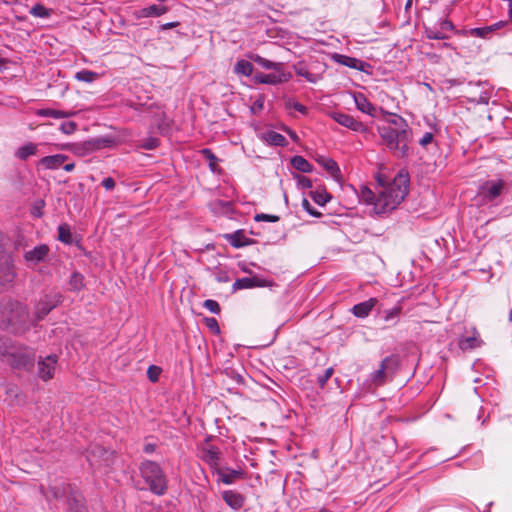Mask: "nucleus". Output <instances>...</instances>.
Returning <instances> with one entry per match:
<instances>
[{"instance_id":"f257e3e1","label":"nucleus","mask_w":512,"mask_h":512,"mask_svg":"<svg viewBox=\"0 0 512 512\" xmlns=\"http://www.w3.org/2000/svg\"><path fill=\"white\" fill-rule=\"evenodd\" d=\"M375 180V191L367 186L360 187V201L372 205L374 213L378 215L393 211L408 194V174L400 172L392 181L387 180L382 174H377Z\"/></svg>"},{"instance_id":"f03ea898","label":"nucleus","mask_w":512,"mask_h":512,"mask_svg":"<svg viewBox=\"0 0 512 512\" xmlns=\"http://www.w3.org/2000/svg\"><path fill=\"white\" fill-rule=\"evenodd\" d=\"M0 359L12 369L30 370L34 365L35 354L32 349L10 339H0Z\"/></svg>"},{"instance_id":"7ed1b4c3","label":"nucleus","mask_w":512,"mask_h":512,"mask_svg":"<svg viewBox=\"0 0 512 512\" xmlns=\"http://www.w3.org/2000/svg\"><path fill=\"white\" fill-rule=\"evenodd\" d=\"M378 132L387 148L397 157L404 158L408 155L409 144L412 141V130L392 128H378Z\"/></svg>"},{"instance_id":"20e7f679","label":"nucleus","mask_w":512,"mask_h":512,"mask_svg":"<svg viewBox=\"0 0 512 512\" xmlns=\"http://www.w3.org/2000/svg\"><path fill=\"white\" fill-rule=\"evenodd\" d=\"M140 472L151 491L157 495L165 493L167 481L159 464L153 461H145L140 466Z\"/></svg>"},{"instance_id":"39448f33","label":"nucleus","mask_w":512,"mask_h":512,"mask_svg":"<svg viewBox=\"0 0 512 512\" xmlns=\"http://www.w3.org/2000/svg\"><path fill=\"white\" fill-rule=\"evenodd\" d=\"M400 367V358L398 355L392 354L385 357L377 370L371 374V381L376 386H382L387 381L393 379L395 373Z\"/></svg>"},{"instance_id":"423d86ee","label":"nucleus","mask_w":512,"mask_h":512,"mask_svg":"<svg viewBox=\"0 0 512 512\" xmlns=\"http://www.w3.org/2000/svg\"><path fill=\"white\" fill-rule=\"evenodd\" d=\"M62 302V295L58 292H51L43 295L35 306L37 320H42L52 309Z\"/></svg>"},{"instance_id":"0eeeda50","label":"nucleus","mask_w":512,"mask_h":512,"mask_svg":"<svg viewBox=\"0 0 512 512\" xmlns=\"http://www.w3.org/2000/svg\"><path fill=\"white\" fill-rule=\"evenodd\" d=\"M331 118L336 121L338 124L347 127L356 132H364L366 131V127L364 124L358 120H356L353 116L341 113V112H333L330 114Z\"/></svg>"},{"instance_id":"6e6552de","label":"nucleus","mask_w":512,"mask_h":512,"mask_svg":"<svg viewBox=\"0 0 512 512\" xmlns=\"http://www.w3.org/2000/svg\"><path fill=\"white\" fill-rule=\"evenodd\" d=\"M504 186L505 182L502 179L487 181L480 187V194L484 199L492 201L501 195Z\"/></svg>"},{"instance_id":"1a4fd4ad","label":"nucleus","mask_w":512,"mask_h":512,"mask_svg":"<svg viewBox=\"0 0 512 512\" xmlns=\"http://www.w3.org/2000/svg\"><path fill=\"white\" fill-rule=\"evenodd\" d=\"M57 364V356L49 355L43 360L38 362V376L43 381H48L53 378Z\"/></svg>"},{"instance_id":"9d476101","label":"nucleus","mask_w":512,"mask_h":512,"mask_svg":"<svg viewBox=\"0 0 512 512\" xmlns=\"http://www.w3.org/2000/svg\"><path fill=\"white\" fill-rule=\"evenodd\" d=\"M15 278L12 263L8 259L0 262V292L11 287Z\"/></svg>"},{"instance_id":"9b49d317","label":"nucleus","mask_w":512,"mask_h":512,"mask_svg":"<svg viewBox=\"0 0 512 512\" xmlns=\"http://www.w3.org/2000/svg\"><path fill=\"white\" fill-rule=\"evenodd\" d=\"M222 499L233 510H240L245 505V497L234 490H225L222 492Z\"/></svg>"},{"instance_id":"f8f14e48","label":"nucleus","mask_w":512,"mask_h":512,"mask_svg":"<svg viewBox=\"0 0 512 512\" xmlns=\"http://www.w3.org/2000/svg\"><path fill=\"white\" fill-rule=\"evenodd\" d=\"M483 341L480 338L479 332L476 328L471 329V334L462 336L459 340V348L463 351L478 348L482 345Z\"/></svg>"},{"instance_id":"ddd939ff","label":"nucleus","mask_w":512,"mask_h":512,"mask_svg":"<svg viewBox=\"0 0 512 512\" xmlns=\"http://www.w3.org/2000/svg\"><path fill=\"white\" fill-rule=\"evenodd\" d=\"M268 285L269 284L266 280H262L258 277H243L237 279L233 283V290L249 289L253 287H266Z\"/></svg>"},{"instance_id":"4468645a","label":"nucleus","mask_w":512,"mask_h":512,"mask_svg":"<svg viewBox=\"0 0 512 512\" xmlns=\"http://www.w3.org/2000/svg\"><path fill=\"white\" fill-rule=\"evenodd\" d=\"M49 253V247L46 244H41L39 246L34 247L32 250L26 251L24 253V259L27 262H31L33 264H37L43 261Z\"/></svg>"},{"instance_id":"2eb2a0df","label":"nucleus","mask_w":512,"mask_h":512,"mask_svg":"<svg viewBox=\"0 0 512 512\" xmlns=\"http://www.w3.org/2000/svg\"><path fill=\"white\" fill-rule=\"evenodd\" d=\"M67 512H88L83 496L78 492H72L68 499Z\"/></svg>"},{"instance_id":"dca6fc26","label":"nucleus","mask_w":512,"mask_h":512,"mask_svg":"<svg viewBox=\"0 0 512 512\" xmlns=\"http://www.w3.org/2000/svg\"><path fill=\"white\" fill-rule=\"evenodd\" d=\"M377 302L378 300L376 298H370L367 301L358 303L353 306L352 313L358 318H365L370 314Z\"/></svg>"},{"instance_id":"f3484780","label":"nucleus","mask_w":512,"mask_h":512,"mask_svg":"<svg viewBox=\"0 0 512 512\" xmlns=\"http://www.w3.org/2000/svg\"><path fill=\"white\" fill-rule=\"evenodd\" d=\"M68 159V156L64 154H56L51 156H45L40 159L39 165L44 167L45 169H57L61 165H63L66 160Z\"/></svg>"},{"instance_id":"a211bd4d","label":"nucleus","mask_w":512,"mask_h":512,"mask_svg":"<svg viewBox=\"0 0 512 512\" xmlns=\"http://www.w3.org/2000/svg\"><path fill=\"white\" fill-rule=\"evenodd\" d=\"M113 143L114 140L112 138L100 137L86 141L83 147L87 153H90L105 147H110Z\"/></svg>"},{"instance_id":"6ab92c4d","label":"nucleus","mask_w":512,"mask_h":512,"mask_svg":"<svg viewBox=\"0 0 512 512\" xmlns=\"http://www.w3.org/2000/svg\"><path fill=\"white\" fill-rule=\"evenodd\" d=\"M317 162L337 181L342 178L338 164L331 158L320 157Z\"/></svg>"},{"instance_id":"aec40b11","label":"nucleus","mask_w":512,"mask_h":512,"mask_svg":"<svg viewBox=\"0 0 512 512\" xmlns=\"http://www.w3.org/2000/svg\"><path fill=\"white\" fill-rule=\"evenodd\" d=\"M226 240L231 246L240 248L247 246L251 243V240L247 238L242 230H238L232 234L225 235Z\"/></svg>"},{"instance_id":"412c9836","label":"nucleus","mask_w":512,"mask_h":512,"mask_svg":"<svg viewBox=\"0 0 512 512\" xmlns=\"http://www.w3.org/2000/svg\"><path fill=\"white\" fill-rule=\"evenodd\" d=\"M354 101L358 110L368 115L373 116L375 112L374 106L370 101L361 93L354 95Z\"/></svg>"},{"instance_id":"4be33fe9","label":"nucleus","mask_w":512,"mask_h":512,"mask_svg":"<svg viewBox=\"0 0 512 512\" xmlns=\"http://www.w3.org/2000/svg\"><path fill=\"white\" fill-rule=\"evenodd\" d=\"M219 480L226 484H233L235 481L242 479L244 477V472L242 470H227V471H219Z\"/></svg>"},{"instance_id":"5701e85b","label":"nucleus","mask_w":512,"mask_h":512,"mask_svg":"<svg viewBox=\"0 0 512 512\" xmlns=\"http://www.w3.org/2000/svg\"><path fill=\"white\" fill-rule=\"evenodd\" d=\"M168 11V8L163 5L153 4L148 7H145L141 10V14L144 17H159L165 14Z\"/></svg>"},{"instance_id":"b1692460","label":"nucleus","mask_w":512,"mask_h":512,"mask_svg":"<svg viewBox=\"0 0 512 512\" xmlns=\"http://www.w3.org/2000/svg\"><path fill=\"white\" fill-rule=\"evenodd\" d=\"M310 197L321 206H324L331 200V195L324 188L310 192Z\"/></svg>"},{"instance_id":"393cba45","label":"nucleus","mask_w":512,"mask_h":512,"mask_svg":"<svg viewBox=\"0 0 512 512\" xmlns=\"http://www.w3.org/2000/svg\"><path fill=\"white\" fill-rule=\"evenodd\" d=\"M37 152V144L27 143L18 148L16 156L21 160H26L29 156L35 155Z\"/></svg>"},{"instance_id":"a878e982","label":"nucleus","mask_w":512,"mask_h":512,"mask_svg":"<svg viewBox=\"0 0 512 512\" xmlns=\"http://www.w3.org/2000/svg\"><path fill=\"white\" fill-rule=\"evenodd\" d=\"M380 128H392L395 130L408 129L410 128L406 120L398 115H393L388 121L387 125L381 126Z\"/></svg>"},{"instance_id":"bb28decb","label":"nucleus","mask_w":512,"mask_h":512,"mask_svg":"<svg viewBox=\"0 0 512 512\" xmlns=\"http://www.w3.org/2000/svg\"><path fill=\"white\" fill-rule=\"evenodd\" d=\"M292 166L301 172L309 173L312 171V165L302 156H294L291 159Z\"/></svg>"},{"instance_id":"cd10ccee","label":"nucleus","mask_w":512,"mask_h":512,"mask_svg":"<svg viewBox=\"0 0 512 512\" xmlns=\"http://www.w3.org/2000/svg\"><path fill=\"white\" fill-rule=\"evenodd\" d=\"M84 286V276L78 272H74L69 279V289L71 291H80Z\"/></svg>"},{"instance_id":"c85d7f7f","label":"nucleus","mask_w":512,"mask_h":512,"mask_svg":"<svg viewBox=\"0 0 512 512\" xmlns=\"http://www.w3.org/2000/svg\"><path fill=\"white\" fill-rule=\"evenodd\" d=\"M234 72L236 74L250 76L253 72V66L249 61L239 60L234 66Z\"/></svg>"},{"instance_id":"c756f323","label":"nucleus","mask_w":512,"mask_h":512,"mask_svg":"<svg viewBox=\"0 0 512 512\" xmlns=\"http://www.w3.org/2000/svg\"><path fill=\"white\" fill-rule=\"evenodd\" d=\"M99 78V74L90 70H81L75 74V79L81 82L92 83Z\"/></svg>"},{"instance_id":"7c9ffc66","label":"nucleus","mask_w":512,"mask_h":512,"mask_svg":"<svg viewBox=\"0 0 512 512\" xmlns=\"http://www.w3.org/2000/svg\"><path fill=\"white\" fill-rule=\"evenodd\" d=\"M58 239L65 244H70L72 242V233L68 224L64 223L59 225Z\"/></svg>"},{"instance_id":"2f4dec72","label":"nucleus","mask_w":512,"mask_h":512,"mask_svg":"<svg viewBox=\"0 0 512 512\" xmlns=\"http://www.w3.org/2000/svg\"><path fill=\"white\" fill-rule=\"evenodd\" d=\"M254 61L265 69H273L277 72H279L283 66L282 63H275V62H272V61L265 59L261 56H256L254 58Z\"/></svg>"},{"instance_id":"473e14b6","label":"nucleus","mask_w":512,"mask_h":512,"mask_svg":"<svg viewBox=\"0 0 512 512\" xmlns=\"http://www.w3.org/2000/svg\"><path fill=\"white\" fill-rule=\"evenodd\" d=\"M282 76L283 75L275 74V73L264 74V75H261L258 77V81L260 83H264V84H278V83H281L282 81L286 80Z\"/></svg>"},{"instance_id":"72a5a7b5","label":"nucleus","mask_w":512,"mask_h":512,"mask_svg":"<svg viewBox=\"0 0 512 512\" xmlns=\"http://www.w3.org/2000/svg\"><path fill=\"white\" fill-rule=\"evenodd\" d=\"M335 59L340 64H343L347 67L354 68V69H358V64H361L360 60L353 58V57L345 56V55L337 54V55H335Z\"/></svg>"},{"instance_id":"f704fd0d","label":"nucleus","mask_w":512,"mask_h":512,"mask_svg":"<svg viewBox=\"0 0 512 512\" xmlns=\"http://www.w3.org/2000/svg\"><path fill=\"white\" fill-rule=\"evenodd\" d=\"M266 140L270 144L276 145V146H285L287 144L286 138L282 134L274 132V131L267 133Z\"/></svg>"},{"instance_id":"c9c22d12","label":"nucleus","mask_w":512,"mask_h":512,"mask_svg":"<svg viewBox=\"0 0 512 512\" xmlns=\"http://www.w3.org/2000/svg\"><path fill=\"white\" fill-rule=\"evenodd\" d=\"M37 115L44 116V117H52V118H66L69 116L68 113L61 111V110H55V109H40L37 111Z\"/></svg>"},{"instance_id":"e433bc0d","label":"nucleus","mask_w":512,"mask_h":512,"mask_svg":"<svg viewBox=\"0 0 512 512\" xmlns=\"http://www.w3.org/2000/svg\"><path fill=\"white\" fill-rule=\"evenodd\" d=\"M30 14L34 17L47 18L51 15V10L42 4H36L31 8Z\"/></svg>"},{"instance_id":"4c0bfd02","label":"nucleus","mask_w":512,"mask_h":512,"mask_svg":"<svg viewBox=\"0 0 512 512\" xmlns=\"http://www.w3.org/2000/svg\"><path fill=\"white\" fill-rule=\"evenodd\" d=\"M203 460L210 465H216L219 460V452L215 448H210L203 453Z\"/></svg>"},{"instance_id":"58836bf2","label":"nucleus","mask_w":512,"mask_h":512,"mask_svg":"<svg viewBox=\"0 0 512 512\" xmlns=\"http://www.w3.org/2000/svg\"><path fill=\"white\" fill-rule=\"evenodd\" d=\"M159 146V139L155 137H149L141 141L139 147L145 150H153Z\"/></svg>"},{"instance_id":"ea45409f","label":"nucleus","mask_w":512,"mask_h":512,"mask_svg":"<svg viewBox=\"0 0 512 512\" xmlns=\"http://www.w3.org/2000/svg\"><path fill=\"white\" fill-rule=\"evenodd\" d=\"M402 312L401 306H394L393 308L386 310L384 315V320L386 322H390L393 319L397 318Z\"/></svg>"},{"instance_id":"a19ab883","label":"nucleus","mask_w":512,"mask_h":512,"mask_svg":"<svg viewBox=\"0 0 512 512\" xmlns=\"http://www.w3.org/2000/svg\"><path fill=\"white\" fill-rule=\"evenodd\" d=\"M334 369L332 367L327 368L322 375L317 377V383L320 388H323L327 381L332 377Z\"/></svg>"},{"instance_id":"79ce46f5","label":"nucleus","mask_w":512,"mask_h":512,"mask_svg":"<svg viewBox=\"0 0 512 512\" xmlns=\"http://www.w3.org/2000/svg\"><path fill=\"white\" fill-rule=\"evenodd\" d=\"M280 219L279 216L277 215H272V214H264V213H260V214H256L254 216V220L256 222H278Z\"/></svg>"},{"instance_id":"37998d69","label":"nucleus","mask_w":512,"mask_h":512,"mask_svg":"<svg viewBox=\"0 0 512 512\" xmlns=\"http://www.w3.org/2000/svg\"><path fill=\"white\" fill-rule=\"evenodd\" d=\"M203 306L214 314H219L221 311L219 303L212 299L205 300Z\"/></svg>"},{"instance_id":"c03bdc74","label":"nucleus","mask_w":512,"mask_h":512,"mask_svg":"<svg viewBox=\"0 0 512 512\" xmlns=\"http://www.w3.org/2000/svg\"><path fill=\"white\" fill-rule=\"evenodd\" d=\"M204 323L214 334L220 333V327L218 325V321L213 317H205Z\"/></svg>"},{"instance_id":"a18cd8bd","label":"nucleus","mask_w":512,"mask_h":512,"mask_svg":"<svg viewBox=\"0 0 512 512\" xmlns=\"http://www.w3.org/2000/svg\"><path fill=\"white\" fill-rule=\"evenodd\" d=\"M201 153L207 160H209V166L212 170H214L217 165V157L215 154L210 149H203Z\"/></svg>"},{"instance_id":"49530a36","label":"nucleus","mask_w":512,"mask_h":512,"mask_svg":"<svg viewBox=\"0 0 512 512\" xmlns=\"http://www.w3.org/2000/svg\"><path fill=\"white\" fill-rule=\"evenodd\" d=\"M160 372H161L160 368H158L156 366H150L147 370V375H148V378L150 379V381H152V382L158 381Z\"/></svg>"},{"instance_id":"de8ad7c7","label":"nucleus","mask_w":512,"mask_h":512,"mask_svg":"<svg viewBox=\"0 0 512 512\" xmlns=\"http://www.w3.org/2000/svg\"><path fill=\"white\" fill-rule=\"evenodd\" d=\"M302 207L313 217H320L322 215L319 211L314 209L310 202L305 198L302 201Z\"/></svg>"},{"instance_id":"09e8293b","label":"nucleus","mask_w":512,"mask_h":512,"mask_svg":"<svg viewBox=\"0 0 512 512\" xmlns=\"http://www.w3.org/2000/svg\"><path fill=\"white\" fill-rule=\"evenodd\" d=\"M426 36L429 39H446L447 35L440 30H426Z\"/></svg>"},{"instance_id":"8fccbe9b","label":"nucleus","mask_w":512,"mask_h":512,"mask_svg":"<svg viewBox=\"0 0 512 512\" xmlns=\"http://www.w3.org/2000/svg\"><path fill=\"white\" fill-rule=\"evenodd\" d=\"M286 105H287V107L293 108L302 114L307 113V108L299 102L289 100V101H287Z\"/></svg>"},{"instance_id":"3c124183","label":"nucleus","mask_w":512,"mask_h":512,"mask_svg":"<svg viewBox=\"0 0 512 512\" xmlns=\"http://www.w3.org/2000/svg\"><path fill=\"white\" fill-rule=\"evenodd\" d=\"M76 127H77L76 123L70 121V122H65V123L61 124L60 130L65 134H71L76 130Z\"/></svg>"},{"instance_id":"603ef678","label":"nucleus","mask_w":512,"mask_h":512,"mask_svg":"<svg viewBox=\"0 0 512 512\" xmlns=\"http://www.w3.org/2000/svg\"><path fill=\"white\" fill-rule=\"evenodd\" d=\"M490 32H492L490 26H486L472 29L471 34L476 37H485Z\"/></svg>"},{"instance_id":"864d4df0","label":"nucleus","mask_w":512,"mask_h":512,"mask_svg":"<svg viewBox=\"0 0 512 512\" xmlns=\"http://www.w3.org/2000/svg\"><path fill=\"white\" fill-rule=\"evenodd\" d=\"M116 183H115V180L112 178V177H107V178H104L102 180V186L106 189V190H112L114 189Z\"/></svg>"},{"instance_id":"5fc2aeb1","label":"nucleus","mask_w":512,"mask_h":512,"mask_svg":"<svg viewBox=\"0 0 512 512\" xmlns=\"http://www.w3.org/2000/svg\"><path fill=\"white\" fill-rule=\"evenodd\" d=\"M440 31H442L443 33L447 32V31H452L454 29V26L452 24L451 21L449 20H443L440 22Z\"/></svg>"},{"instance_id":"6e6d98bb","label":"nucleus","mask_w":512,"mask_h":512,"mask_svg":"<svg viewBox=\"0 0 512 512\" xmlns=\"http://www.w3.org/2000/svg\"><path fill=\"white\" fill-rule=\"evenodd\" d=\"M433 140V134L430 133V132H426L423 137L420 139L419 143L422 145V146H426L428 144H430Z\"/></svg>"},{"instance_id":"4d7b16f0","label":"nucleus","mask_w":512,"mask_h":512,"mask_svg":"<svg viewBox=\"0 0 512 512\" xmlns=\"http://www.w3.org/2000/svg\"><path fill=\"white\" fill-rule=\"evenodd\" d=\"M507 24L506 21H499V22H496L492 25H490V28H491V31H496L498 29H501L503 28L505 25Z\"/></svg>"},{"instance_id":"13d9d810","label":"nucleus","mask_w":512,"mask_h":512,"mask_svg":"<svg viewBox=\"0 0 512 512\" xmlns=\"http://www.w3.org/2000/svg\"><path fill=\"white\" fill-rule=\"evenodd\" d=\"M144 452L147 454L153 453L156 449V445L152 443H148L144 445Z\"/></svg>"},{"instance_id":"bf43d9fd","label":"nucleus","mask_w":512,"mask_h":512,"mask_svg":"<svg viewBox=\"0 0 512 512\" xmlns=\"http://www.w3.org/2000/svg\"><path fill=\"white\" fill-rule=\"evenodd\" d=\"M179 25V22H169V23H165L162 25V30H168V29H172V28H175Z\"/></svg>"},{"instance_id":"052dcab7","label":"nucleus","mask_w":512,"mask_h":512,"mask_svg":"<svg viewBox=\"0 0 512 512\" xmlns=\"http://www.w3.org/2000/svg\"><path fill=\"white\" fill-rule=\"evenodd\" d=\"M508 2V19L509 22L512 23V0H507Z\"/></svg>"},{"instance_id":"680f3d73","label":"nucleus","mask_w":512,"mask_h":512,"mask_svg":"<svg viewBox=\"0 0 512 512\" xmlns=\"http://www.w3.org/2000/svg\"><path fill=\"white\" fill-rule=\"evenodd\" d=\"M301 184L304 186V187H307V188H311L312 187V183H311V180L309 178H303L301 180Z\"/></svg>"},{"instance_id":"e2e57ef3","label":"nucleus","mask_w":512,"mask_h":512,"mask_svg":"<svg viewBox=\"0 0 512 512\" xmlns=\"http://www.w3.org/2000/svg\"><path fill=\"white\" fill-rule=\"evenodd\" d=\"M75 168V164L74 163H67L63 166V169L66 171V172H71L73 171Z\"/></svg>"},{"instance_id":"0e129e2a","label":"nucleus","mask_w":512,"mask_h":512,"mask_svg":"<svg viewBox=\"0 0 512 512\" xmlns=\"http://www.w3.org/2000/svg\"><path fill=\"white\" fill-rule=\"evenodd\" d=\"M299 74H300V75H304V76L307 78V80H308L309 82H314V81H315V80L312 78V75H311L309 72H306L305 74H304V72H299Z\"/></svg>"},{"instance_id":"69168bd1","label":"nucleus","mask_w":512,"mask_h":512,"mask_svg":"<svg viewBox=\"0 0 512 512\" xmlns=\"http://www.w3.org/2000/svg\"><path fill=\"white\" fill-rule=\"evenodd\" d=\"M51 493L53 494V496H54L55 498L60 497V495H59L58 490H57V488H56V487L51 488Z\"/></svg>"},{"instance_id":"338daca9","label":"nucleus","mask_w":512,"mask_h":512,"mask_svg":"<svg viewBox=\"0 0 512 512\" xmlns=\"http://www.w3.org/2000/svg\"><path fill=\"white\" fill-rule=\"evenodd\" d=\"M32 213L36 217H40L42 215V212L40 211V209H34Z\"/></svg>"},{"instance_id":"774afa93","label":"nucleus","mask_w":512,"mask_h":512,"mask_svg":"<svg viewBox=\"0 0 512 512\" xmlns=\"http://www.w3.org/2000/svg\"><path fill=\"white\" fill-rule=\"evenodd\" d=\"M255 106H257L259 109H261L263 107V100H257L255 102Z\"/></svg>"}]
</instances>
